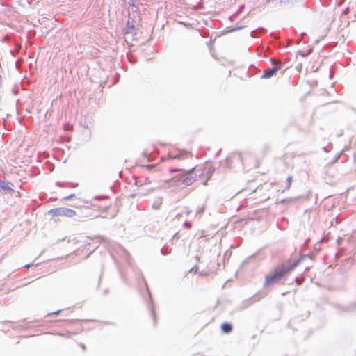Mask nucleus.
<instances>
[{
    "mask_svg": "<svg viewBox=\"0 0 356 356\" xmlns=\"http://www.w3.org/2000/svg\"><path fill=\"white\" fill-rule=\"evenodd\" d=\"M101 238H102V240H103V241H106V238H103V237H102Z\"/></svg>",
    "mask_w": 356,
    "mask_h": 356,
    "instance_id": "393cba45",
    "label": "nucleus"
},
{
    "mask_svg": "<svg viewBox=\"0 0 356 356\" xmlns=\"http://www.w3.org/2000/svg\"><path fill=\"white\" fill-rule=\"evenodd\" d=\"M291 182H292V177L291 176H289L287 177V179H286V184H285L284 186L279 188L278 191L279 192L280 191L281 193H283L286 190L289 189V188L291 187Z\"/></svg>",
    "mask_w": 356,
    "mask_h": 356,
    "instance_id": "9b49d317",
    "label": "nucleus"
},
{
    "mask_svg": "<svg viewBox=\"0 0 356 356\" xmlns=\"http://www.w3.org/2000/svg\"><path fill=\"white\" fill-rule=\"evenodd\" d=\"M309 257L310 258V256L307 254L302 256L292 263L286 261L277 265L269 274L265 276L264 286L266 287L278 284L286 275L293 270L302 260Z\"/></svg>",
    "mask_w": 356,
    "mask_h": 356,
    "instance_id": "f257e3e1",
    "label": "nucleus"
},
{
    "mask_svg": "<svg viewBox=\"0 0 356 356\" xmlns=\"http://www.w3.org/2000/svg\"><path fill=\"white\" fill-rule=\"evenodd\" d=\"M137 31V24L136 22L134 20L129 21L127 22L126 26L123 31V33L125 38V40L127 41L129 39L133 40L134 36L136 35Z\"/></svg>",
    "mask_w": 356,
    "mask_h": 356,
    "instance_id": "f03ea898",
    "label": "nucleus"
},
{
    "mask_svg": "<svg viewBox=\"0 0 356 356\" xmlns=\"http://www.w3.org/2000/svg\"><path fill=\"white\" fill-rule=\"evenodd\" d=\"M218 232L217 228L216 226H211L209 230H202L201 231V234L200 235V238L210 236L212 237Z\"/></svg>",
    "mask_w": 356,
    "mask_h": 356,
    "instance_id": "423d86ee",
    "label": "nucleus"
},
{
    "mask_svg": "<svg viewBox=\"0 0 356 356\" xmlns=\"http://www.w3.org/2000/svg\"><path fill=\"white\" fill-rule=\"evenodd\" d=\"M143 281L145 282V284L146 287H147V282H146V281H145V278L143 277ZM147 293H148V295H149V305H148L149 310L150 314L152 316V320L154 321V324L156 325V313H155V310L154 309L152 297H151V295H150V293H149V291L148 288H147Z\"/></svg>",
    "mask_w": 356,
    "mask_h": 356,
    "instance_id": "39448f33",
    "label": "nucleus"
},
{
    "mask_svg": "<svg viewBox=\"0 0 356 356\" xmlns=\"http://www.w3.org/2000/svg\"><path fill=\"white\" fill-rule=\"evenodd\" d=\"M60 217H67V218H72L76 215L75 211L67 209V208H60Z\"/></svg>",
    "mask_w": 356,
    "mask_h": 356,
    "instance_id": "0eeeda50",
    "label": "nucleus"
},
{
    "mask_svg": "<svg viewBox=\"0 0 356 356\" xmlns=\"http://www.w3.org/2000/svg\"><path fill=\"white\" fill-rule=\"evenodd\" d=\"M184 225L187 229H190L191 227V224L186 223V224H184Z\"/></svg>",
    "mask_w": 356,
    "mask_h": 356,
    "instance_id": "aec40b11",
    "label": "nucleus"
},
{
    "mask_svg": "<svg viewBox=\"0 0 356 356\" xmlns=\"http://www.w3.org/2000/svg\"><path fill=\"white\" fill-rule=\"evenodd\" d=\"M191 172V170L190 171H184L183 172V173L181 175V177L179 178V179H181V181L182 182L186 184V185H190L191 184V182L193 181V179H191V177L189 176Z\"/></svg>",
    "mask_w": 356,
    "mask_h": 356,
    "instance_id": "6e6552de",
    "label": "nucleus"
},
{
    "mask_svg": "<svg viewBox=\"0 0 356 356\" xmlns=\"http://www.w3.org/2000/svg\"><path fill=\"white\" fill-rule=\"evenodd\" d=\"M145 168L150 171L154 177L161 178L163 175V169L159 165H147Z\"/></svg>",
    "mask_w": 356,
    "mask_h": 356,
    "instance_id": "20e7f679",
    "label": "nucleus"
},
{
    "mask_svg": "<svg viewBox=\"0 0 356 356\" xmlns=\"http://www.w3.org/2000/svg\"><path fill=\"white\" fill-rule=\"evenodd\" d=\"M60 208H57L54 209H51L49 211V214L51 215L53 217H60Z\"/></svg>",
    "mask_w": 356,
    "mask_h": 356,
    "instance_id": "f8f14e48",
    "label": "nucleus"
},
{
    "mask_svg": "<svg viewBox=\"0 0 356 356\" xmlns=\"http://www.w3.org/2000/svg\"><path fill=\"white\" fill-rule=\"evenodd\" d=\"M221 330L225 334H229L232 331V325L229 323L225 322L221 325Z\"/></svg>",
    "mask_w": 356,
    "mask_h": 356,
    "instance_id": "9d476101",
    "label": "nucleus"
},
{
    "mask_svg": "<svg viewBox=\"0 0 356 356\" xmlns=\"http://www.w3.org/2000/svg\"><path fill=\"white\" fill-rule=\"evenodd\" d=\"M32 266H33V264H28L25 265L24 267L28 268H29V267H31Z\"/></svg>",
    "mask_w": 356,
    "mask_h": 356,
    "instance_id": "412c9836",
    "label": "nucleus"
},
{
    "mask_svg": "<svg viewBox=\"0 0 356 356\" xmlns=\"http://www.w3.org/2000/svg\"><path fill=\"white\" fill-rule=\"evenodd\" d=\"M295 282L298 285H300L302 283V280L300 278H296Z\"/></svg>",
    "mask_w": 356,
    "mask_h": 356,
    "instance_id": "dca6fc26",
    "label": "nucleus"
},
{
    "mask_svg": "<svg viewBox=\"0 0 356 356\" xmlns=\"http://www.w3.org/2000/svg\"><path fill=\"white\" fill-rule=\"evenodd\" d=\"M356 309V303L354 304L353 305L350 306L348 310L350 311V312H352V311H354Z\"/></svg>",
    "mask_w": 356,
    "mask_h": 356,
    "instance_id": "a211bd4d",
    "label": "nucleus"
},
{
    "mask_svg": "<svg viewBox=\"0 0 356 356\" xmlns=\"http://www.w3.org/2000/svg\"><path fill=\"white\" fill-rule=\"evenodd\" d=\"M201 168L202 167H200V168H193V170H199V169L200 170Z\"/></svg>",
    "mask_w": 356,
    "mask_h": 356,
    "instance_id": "5701e85b",
    "label": "nucleus"
},
{
    "mask_svg": "<svg viewBox=\"0 0 356 356\" xmlns=\"http://www.w3.org/2000/svg\"><path fill=\"white\" fill-rule=\"evenodd\" d=\"M161 254L163 255H166L170 253V251H168L165 248H163L161 250Z\"/></svg>",
    "mask_w": 356,
    "mask_h": 356,
    "instance_id": "4468645a",
    "label": "nucleus"
},
{
    "mask_svg": "<svg viewBox=\"0 0 356 356\" xmlns=\"http://www.w3.org/2000/svg\"><path fill=\"white\" fill-rule=\"evenodd\" d=\"M171 157L174 159H178V160L188 159L192 158V154L188 152H181L176 155L171 156Z\"/></svg>",
    "mask_w": 356,
    "mask_h": 356,
    "instance_id": "1a4fd4ad",
    "label": "nucleus"
},
{
    "mask_svg": "<svg viewBox=\"0 0 356 356\" xmlns=\"http://www.w3.org/2000/svg\"><path fill=\"white\" fill-rule=\"evenodd\" d=\"M282 67V63L280 61H277L275 63V66L271 68L266 70L262 75V79H269L274 76L278 70H280Z\"/></svg>",
    "mask_w": 356,
    "mask_h": 356,
    "instance_id": "7ed1b4c3",
    "label": "nucleus"
},
{
    "mask_svg": "<svg viewBox=\"0 0 356 356\" xmlns=\"http://www.w3.org/2000/svg\"><path fill=\"white\" fill-rule=\"evenodd\" d=\"M61 311H62V309H58V310H57V311H56V312H54L49 313V314H48V316H51V315H58L59 313H60V312H61Z\"/></svg>",
    "mask_w": 356,
    "mask_h": 356,
    "instance_id": "f3484780",
    "label": "nucleus"
},
{
    "mask_svg": "<svg viewBox=\"0 0 356 356\" xmlns=\"http://www.w3.org/2000/svg\"><path fill=\"white\" fill-rule=\"evenodd\" d=\"M169 171L170 172H183V170L182 169H179V168H175V169H170Z\"/></svg>",
    "mask_w": 356,
    "mask_h": 356,
    "instance_id": "2eb2a0df",
    "label": "nucleus"
},
{
    "mask_svg": "<svg viewBox=\"0 0 356 356\" xmlns=\"http://www.w3.org/2000/svg\"><path fill=\"white\" fill-rule=\"evenodd\" d=\"M120 249H121V250H122L124 253L128 254V253L127 252V250H126L123 247L120 246Z\"/></svg>",
    "mask_w": 356,
    "mask_h": 356,
    "instance_id": "4be33fe9",
    "label": "nucleus"
},
{
    "mask_svg": "<svg viewBox=\"0 0 356 356\" xmlns=\"http://www.w3.org/2000/svg\"><path fill=\"white\" fill-rule=\"evenodd\" d=\"M152 183V179L149 177H146L143 182L142 183L141 180L137 181L136 184L138 186H142L143 184H150Z\"/></svg>",
    "mask_w": 356,
    "mask_h": 356,
    "instance_id": "ddd939ff",
    "label": "nucleus"
},
{
    "mask_svg": "<svg viewBox=\"0 0 356 356\" xmlns=\"http://www.w3.org/2000/svg\"><path fill=\"white\" fill-rule=\"evenodd\" d=\"M3 286H4V284H3L2 286H0V291L3 289Z\"/></svg>",
    "mask_w": 356,
    "mask_h": 356,
    "instance_id": "b1692460",
    "label": "nucleus"
},
{
    "mask_svg": "<svg viewBox=\"0 0 356 356\" xmlns=\"http://www.w3.org/2000/svg\"><path fill=\"white\" fill-rule=\"evenodd\" d=\"M197 270H198V268L197 266H194L193 268H192L190 270V272L194 271L195 273H197Z\"/></svg>",
    "mask_w": 356,
    "mask_h": 356,
    "instance_id": "6ab92c4d",
    "label": "nucleus"
}]
</instances>
